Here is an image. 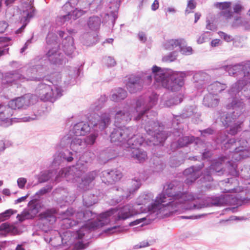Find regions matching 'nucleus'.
Returning a JSON list of instances; mask_svg holds the SVG:
<instances>
[{
    "mask_svg": "<svg viewBox=\"0 0 250 250\" xmlns=\"http://www.w3.org/2000/svg\"><path fill=\"white\" fill-rule=\"evenodd\" d=\"M56 171L54 170H48L41 171L38 175L37 178L40 183H44L56 175Z\"/></svg>",
    "mask_w": 250,
    "mask_h": 250,
    "instance_id": "f704fd0d",
    "label": "nucleus"
},
{
    "mask_svg": "<svg viewBox=\"0 0 250 250\" xmlns=\"http://www.w3.org/2000/svg\"><path fill=\"white\" fill-rule=\"evenodd\" d=\"M158 96L152 93L148 97L142 96L136 102V108L132 109L129 106H125L123 109L117 111L115 115L116 124H125L129 122L132 117L138 121L141 120V124L144 125L145 130L148 135L153 133V130L158 127V123L155 121L156 113L153 112V117L148 118V111L156 105Z\"/></svg>",
    "mask_w": 250,
    "mask_h": 250,
    "instance_id": "20e7f679",
    "label": "nucleus"
},
{
    "mask_svg": "<svg viewBox=\"0 0 250 250\" xmlns=\"http://www.w3.org/2000/svg\"><path fill=\"white\" fill-rule=\"evenodd\" d=\"M14 212H16V211H14L11 209H7L0 214V219L1 221H4L8 219Z\"/></svg>",
    "mask_w": 250,
    "mask_h": 250,
    "instance_id": "5fc2aeb1",
    "label": "nucleus"
},
{
    "mask_svg": "<svg viewBox=\"0 0 250 250\" xmlns=\"http://www.w3.org/2000/svg\"><path fill=\"white\" fill-rule=\"evenodd\" d=\"M151 219L148 217V216L146 217H142L141 218L137 219L136 220L132 221L129 223V226H134L137 225H139L141 223L142 224L141 226H143L144 225H147L150 223Z\"/></svg>",
    "mask_w": 250,
    "mask_h": 250,
    "instance_id": "de8ad7c7",
    "label": "nucleus"
},
{
    "mask_svg": "<svg viewBox=\"0 0 250 250\" xmlns=\"http://www.w3.org/2000/svg\"><path fill=\"white\" fill-rule=\"evenodd\" d=\"M179 51L184 55H189L192 53V49L190 46H187L186 45V42L184 45L181 46Z\"/></svg>",
    "mask_w": 250,
    "mask_h": 250,
    "instance_id": "3c124183",
    "label": "nucleus"
},
{
    "mask_svg": "<svg viewBox=\"0 0 250 250\" xmlns=\"http://www.w3.org/2000/svg\"><path fill=\"white\" fill-rule=\"evenodd\" d=\"M103 0H83L79 1V4L82 6V9L80 10L83 13H86L90 8L91 5H94L93 7L98 6L100 5Z\"/></svg>",
    "mask_w": 250,
    "mask_h": 250,
    "instance_id": "473e14b6",
    "label": "nucleus"
},
{
    "mask_svg": "<svg viewBox=\"0 0 250 250\" xmlns=\"http://www.w3.org/2000/svg\"><path fill=\"white\" fill-rule=\"evenodd\" d=\"M183 101L182 96L181 95H176L172 98L166 101L165 105L166 106L170 107L173 105L178 104Z\"/></svg>",
    "mask_w": 250,
    "mask_h": 250,
    "instance_id": "49530a36",
    "label": "nucleus"
},
{
    "mask_svg": "<svg viewBox=\"0 0 250 250\" xmlns=\"http://www.w3.org/2000/svg\"><path fill=\"white\" fill-rule=\"evenodd\" d=\"M143 87V80L138 76H131L126 83V88L130 93L136 92Z\"/></svg>",
    "mask_w": 250,
    "mask_h": 250,
    "instance_id": "b1692460",
    "label": "nucleus"
},
{
    "mask_svg": "<svg viewBox=\"0 0 250 250\" xmlns=\"http://www.w3.org/2000/svg\"><path fill=\"white\" fill-rule=\"evenodd\" d=\"M134 127H123L114 128L110 135L111 142L118 145H124L126 147L128 145H140L145 139L140 134H136Z\"/></svg>",
    "mask_w": 250,
    "mask_h": 250,
    "instance_id": "6e6552de",
    "label": "nucleus"
},
{
    "mask_svg": "<svg viewBox=\"0 0 250 250\" xmlns=\"http://www.w3.org/2000/svg\"><path fill=\"white\" fill-rule=\"evenodd\" d=\"M227 138L228 135H227L226 131L221 132L217 135V143H223Z\"/></svg>",
    "mask_w": 250,
    "mask_h": 250,
    "instance_id": "4d7b16f0",
    "label": "nucleus"
},
{
    "mask_svg": "<svg viewBox=\"0 0 250 250\" xmlns=\"http://www.w3.org/2000/svg\"><path fill=\"white\" fill-rule=\"evenodd\" d=\"M193 78L195 83H199L202 87H203L207 83L209 76L205 72L199 71L194 75Z\"/></svg>",
    "mask_w": 250,
    "mask_h": 250,
    "instance_id": "c9c22d12",
    "label": "nucleus"
},
{
    "mask_svg": "<svg viewBox=\"0 0 250 250\" xmlns=\"http://www.w3.org/2000/svg\"><path fill=\"white\" fill-rule=\"evenodd\" d=\"M234 201L231 202L233 205L241 206L243 204L247 203L250 201V188L244 189L242 188V190L240 191L239 194L234 196L232 199Z\"/></svg>",
    "mask_w": 250,
    "mask_h": 250,
    "instance_id": "393cba45",
    "label": "nucleus"
},
{
    "mask_svg": "<svg viewBox=\"0 0 250 250\" xmlns=\"http://www.w3.org/2000/svg\"><path fill=\"white\" fill-rule=\"evenodd\" d=\"M185 41L183 39H171L167 41L165 44V48L168 50H172L175 48H178V50H180L181 46L184 45Z\"/></svg>",
    "mask_w": 250,
    "mask_h": 250,
    "instance_id": "e433bc0d",
    "label": "nucleus"
},
{
    "mask_svg": "<svg viewBox=\"0 0 250 250\" xmlns=\"http://www.w3.org/2000/svg\"><path fill=\"white\" fill-rule=\"evenodd\" d=\"M97 175L96 171H92L87 173L83 178L81 179L79 187L84 190L88 189L89 184L94 180Z\"/></svg>",
    "mask_w": 250,
    "mask_h": 250,
    "instance_id": "c85d7f7f",
    "label": "nucleus"
},
{
    "mask_svg": "<svg viewBox=\"0 0 250 250\" xmlns=\"http://www.w3.org/2000/svg\"><path fill=\"white\" fill-rule=\"evenodd\" d=\"M97 202V197L94 194L85 192L83 195V205L87 207H90Z\"/></svg>",
    "mask_w": 250,
    "mask_h": 250,
    "instance_id": "ea45409f",
    "label": "nucleus"
},
{
    "mask_svg": "<svg viewBox=\"0 0 250 250\" xmlns=\"http://www.w3.org/2000/svg\"><path fill=\"white\" fill-rule=\"evenodd\" d=\"M58 34L60 37L63 39L62 41L63 51L67 56L72 58L75 49L73 38L67 35L66 33L62 31H59Z\"/></svg>",
    "mask_w": 250,
    "mask_h": 250,
    "instance_id": "a211bd4d",
    "label": "nucleus"
},
{
    "mask_svg": "<svg viewBox=\"0 0 250 250\" xmlns=\"http://www.w3.org/2000/svg\"><path fill=\"white\" fill-rule=\"evenodd\" d=\"M227 160L228 157L226 156L220 157L217 160H215L203 173V178L204 180L208 182L211 181L212 180L211 175L214 173H216L219 175L224 174L223 164L225 162L227 163Z\"/></svg>",
    "mask_w": 250,
    "mask_h": 250,
    "instance_id": "4468645a",
    "label": "nucleus"
},
{
    "mask_svg": "<svg viewBox=\"0 0 250 250\" xmlns=\"http://www.w3.org/2000/svg\"><path fill=\"white\" fill-rule=\"evenodd\" d=\"M203 164H202L199 166H191L186 169L183 174L186 177L185 182L189 185L194 182L200 175V170L203 168Z\"/></svg>",
    "mask_w": 250,
    "mask_h": 250,
    "instance_id": "aec40b11",
    "label": "nucleus"
},
{
    "mask_svg": "<svg viewBox=\"0 0 250 250\" xmlns=\"http://www.w3.org/2000/svg\"><path fill=\"white\" fill-rule=\"evenodd\" d=\"M218 34L221 38H223L225 41H227V42H229L232 40L231 36L227 34L226 33L223 32L219 31L218 32Z\"/></svg>",
    "mask_w": 250,
    "mask_h": 250,
    "instance_id": "052dcab7",
    "label": "nucleus"
},
{
    "mask_svg": "<svg viewBox=\"0 0 250 250\" xmlns=\"http://www.w3.org/2000/svg\"><path fill=\"white\" fill-rule=\"evenodd\" d=\"M8 26V24L5 21H0V34L4 32Z\"/></svg>",
    "mask_w": 250,
    "mask_h": 250,
    "instance_id": "69168bd1",
    "label": "nucleus"
},
{
    "mask_svg": "<svg viewBox=\"0 0 250 250\" xmlns=\"http://www.w3.org/2000/svg\"><path fill=\"white\" fill-rule=\"evenodd\" d=\"M10 113L9 109L3 106H0V125L3 127L9 126L10 122L7 119Z\"/></svg>",
    "mask_w": 250,
    "mask_h": 250,
    "instance_id": "2f4dec72",
    "label": "nucleus"
},
{
    "mask_svg": "<svg viewBox=\"0 0 250 250\" xmlns=\"http://www.w3.org/2000/svg\"><path fill=\"white\" fill-rule=\"evenodd\" d=\"M241 140L236 141L235 139L234 138L230 139L229 140L227 141L226 143H225L224 145L225 149L228 150L230 148H234L235 146L237 145H241Z\"/></svg>",
    "mask_w": 250,
    "mask_h": 250,
    "instance_id": "09e8293b",
    "label": "nucleus"
},
{
    "mask_svg": "<svg viewBox=\"0 0 250 250\" xmlns=\"http://www.w3.org/2000/svg\"><path fill=\"white\" fill-rule=\"evenodd\" d=\"M219 101L217 94L208 92L204 97L203 104L208 107H214L218 105Z\"/></svg>",
    "mask_w": 250,
    "mask_h": 250,
    "instance_id": "cd10ccee",
    "label": "nucleus"
},
{
    "mask_svg": "<svg viewBox=\"0 0 250 250\" xmlns=\"http://www.w3.org/2000/svg\"><path fill=\"white\" fill-rule=\"evenodd\" d=\"M103 61L107 67H112L116 65V62L115 60L111 57H105L104 58Z\"/></svg>",
    "mask_w": 250,
    "mask_h": 250,
    "instance_id": "6e6d98bb",
    "label": "nucleus"
},
{
    "mask_svg": "<svg viewBox=\"0 0 250 250\" xmlns=\"http://www.w3.org/2000/svg\"><path fill=\"white\" fill-rule=\"evenodd\" d=\"M242 144L244 146L235 147L233 151H229L230 154L228 158V161L235 162L234 161H239L250 156V150L247 146V141L246 140H243Z\"/></svg>",
    "mask_w": 250,
    "mask_h": 250,
    "instance_id": "dca6fc26",
    "label": "nucleus"
},
{
    "mask_svg": "<svg viewBox=\"0 0 250 250\" xmlns=\"http://www.w3.org/2000/svg\"><path fill=\"white\" fill-rule=\"evenodd\" d=\"M153 197L151 193L141 195L137 199V203L138 205H146L153 200Z\"/></svg>",
    "mask_w": 250,
    "mask_h": 250,
    "instance_id": "c03bdc74",
    "label": "nucleus"
},
{
    "mask_svg": "<svg viewBox=\"0 0 250 250\" xmlns=\"http://www.w3.org/2000/svg\"><path fill=\"white\" fill-rule=\"evenodd\" d=\"M27 182V180L25 178H19L17 180V184L19 188L23 189L24 188L25 185Z\"/></svg>",
    "mask_w": 250,
    "mask_h": 250,
    "instance_id": "680f3d73",
    "label": "nucleus"
},
{
    "mask_svg": "<svg viewBox=\"0 0 250 250\" xmlns=\"http://www.w3.org/2000/svg\"><path fill=\"white\" fill-rule=\"evenodd\" d=\"M122 177V172L117 169L106 170L102 171L101 178L104 183L112 184L119 180Z\"/></svg>",
    "mask_w": 250,
    "mask_h": 250,
    "instance_id": "412c9836",
    "label": "nucleus"
},
{
    "mask_svg": "<svg viewBox=\"0 0 250 250\" xmlns=\"http://www.w3.org/2000/svg\"><path fill=\"white\" fill-rule=\"evenodd\" d=\"M120 230L119 226H114L113 227L109 228L105 230V232L109 233H113L114 232H118Z\"/></svg>",
    "mask_w": 250,
    "mask_h": 250,
    "instance_id": "338daca9",
    "label": "nucleus"
},
{
    "mask_svg": "<svg viewBox=\"0 0 250 250\" xmlns=\"http://www.w3.org/2000/svg\"><path fill=\"white\" fill-rule=\"evenodd\" d=\"M107 100V98L105 95H102L97 101L91 105V108L94 112L100 110L103 107Z\"/></svg>",
    "mask_w": 250,
    "mask_h": 250,
    "instance_id": "37998d69",
    "label": "nucleus"
},
{
    "mask_svg": "<svg viewBox=\"0 0 250 250\" xmlns=\"http://www.w3.org/2000/svg\"><path fill=\"white\" fill-rule=\"evenodd\" d=\"M210 33L209 32H206L203 34L198 39L197 42L198 43L201 44L203 42H205L206 40L208 39V36H209Z\"/></svg>",
    "mask_w": 250,
    "mask_h": 250,
    "instance_id": "13d9d810",
    "label": "nucleus"
},
{
    "mask_svg": "<svg viewBox=\"0 0 250 250\" xmlns=\"http://www.w3.org/2000/svg\"><path fill=\"white\" fill-rule=\"evenodd\" d=\"M177 56V52L174 51L170 53L168 55L164 56L162 60L163 62H173L176 59Z\"/></svg>",
    "mask_w": 250,
    "mask_h": 250,
    "instance_id": "8fccbe9b",
    "label": "nucleus"
},
{
    "mask_svg": "<svg viewBox=\"0 0 250 250\" xmlns=\"http://www.w3.org/2000/svg\"><path fill=\"white\" fill-rule=\"evenodd\" d=\"M141 185V180L139 178H135L132 181V188L130 189H124L120 187H115L113 188L112 189L113 192L119 197V199H117L116 202L118 203L124 198H128L129 197L131 194L133 193V192L139 188Z\"/></svg>",
    "mask_w": 250,
    "mask_h": 250,
    "instance_id": "2eb2a0df",
    "label": "nucleus"
},
{
    "mask_svg": "<svg viewBox=\"0 0 250 250\" xmlns=\"http://www.w3.org/2000/svg\"><path fill=\"white\" fill-rule=\"evenodd\" d=\"M90 130V125L87 123L81 122L75 125L72 130L76 136H83Z\"/></svg>",
    "mask_w": 250,
    "mask_h": 250,
    "instance_id": "bb28decb",
    "label": "nucleus"
},
{
    "mask_svg": "<svg viewBox=\"0 0 250 250\" xmlns=\"http://www.w3.org/2000/svg\"><path fill=\"white\" fill-rule=\"evenodd\" d=\"M222 68L230 76L241 78L234 83L229 91L231 98L229 99L230 103L227 104L226 108L228 109H232L234 111L230 113L225 112L219 113L220 115V121L224 126L230 127L229 133L233 135L242 129V123L237 121L245 107L242 100L239 99L240 93H243L245 97L250 100V61L234 65H225Z\"/></svg>",
    "mask_w": 250,
    "mask_h": 250,
    "instance_id": "f257e3e1",
    "label": "nucleus"
},
{
    "mask_svg": "<svg viewBox=\"0 0 250 250\" xmlns=\"http://www.w3.org/2000/svg\"><path fill=\"white\" fill-rule=\"evenodd\" d=\"M36 102V96L33 95L27 94L24 96L18 97L10 101L8 105L0 104V106L2 105L8 108L9 109L10 115L7 117L10 124L9 125H12V122H26L36 119L37 116L34 115L32 117L25 116L19 118H11L13 115V109L20 108L24 105L28 106L34 104Z\"/></svg>",
    "mask_w": 250,
    "mask_h": 250,
    "instance_id": "9b49d317",
    "label": "nucleus"
},
{
    "mask_svg": "<svg viewBox=\"0 0 250 250\" xmlns=\"http://www.w3.org/2000/svg\"><path fill=\"white\" fill-rule=\"evenodd\" d=\"M152 75H148L146 79L149 82L152 77L155 82L161 83L166 89L171 91L179 90L184 84L185 74L183 72H173L172 70L161 68L156 65L152 68Z\"/></svg>",
    "mask_w": 250,
    "mask_h": 250,
    "instance_id": "39448f33",
    "label": "nucleus"
},
{
    "mask_svg": "<svg viewBox=\"0 0 250 250\" xmlns=\"http://www.w3.org/2000/svg\"><path fill=\"white\" fill-rule=\"evenodd\" d=\"M245 21L240 16H237L235 18L234 21L232 23L233 27H237L240 26H244Z\"/></svg>",
    "mask_w": 250,
    "mask_h": 250,
    "instance_id": "603ef678",
    "label": "nucleus"
},
{
    "mask_svg": "<svg viewBox=\"0 0 250 250\" xmlns=\"http://www.w3.org/2000/svg\"><path fill=\"white\" fill-rule=\"evenodd\" d=\"M140 145H128L126 148H129L128 151L130 152V155L134 160L138 161L139 163L144 162L147 158L146 152L144 150L138 148Z\"/></svg>",
    "mask_w": 250,
    "mask_h": 250,
    "instance_id": "4be33fe9",
    "label": "nucleus"
},
{
    "mask_svg": "<svg viewBox=\"0 0 250 250\" xmlns=\"http://www.w3.org/2000/svg\"><path fill=\"white\" fill-rule=\"evenodd\" d=\"M90 124L93 126L94 131L83 140L84 146L93 145L97 139L98 134V132L105 129L110 123V112H105L100 115L94 113L89 120Z\"/></svg>",
    "mask_w": 250,
    "mask_h": 250,
    "instance_id": "f8f14e48",
    "label": "nucleus"
},
{
    "mask_svg": "<svg viewBox=\"0 0 250 250\" xmlns=\"http://www.w3.org/2000/svg\"><path fill=\"white\" fill-rule=\"evenodd\" d=\"M196 6V3L194 0H189L188 1L187 7L185 10V14H188L191 12V10L194 9Z\"/></svg>",
    "mask_w": 250,
    "mask_h": 250,
    "instance_id": "864d4df0",
    "label": "nucleus"
},
{
    "mask_svg": "<svg viewBox=\"0 0 250 250\" xmlns=\"http://www.w3.org/2000/svg\"><path fill=\"white\" fill-rule=\"evenodd\" d=\"M226 88L227 86L225 84L216 81L209 85L207 89L208 92L217 95V93L222 92Z\"/></svg>",
    "mask_w": 250,
    "mask_h": 250,
    "instance_id": "4c0bfd02",
    "label": "nucleus"
},
{
    "mask_svg": "<svg viewBox=\"0 0 250 250\" xmlns=\"http://www.w3.org/2000/svg\"><path fill=\"white\" fill-rule=\"evenodd\" d=\"M238 184L237 179L235 177L228 178L226 180L219 182V185L224 193H238L242 190V187H235Z\"/></svg>",
    "mask_w": 250,
    "mask_h": 250,
    "instance_id": "6ab92c4d",
    "label": "nucleus"
},
{
    "mask_svg": "<svg viewBox=\"0 0 250 250\" xmlns=\"http://www.w3.org/2000/svg\"><path fill=\"white\" fill-rule=\"evenodd\" d=\"M126 96V91L122 88H118L116 90V92L112 94L111 100L113 101L118 102L125 99Z\"/></svg>",
    "mask_w": 250,
    "mask_h": 250,
    "instance_id": "a19ab883",
    "label": "nucleus"
},
{
    "mask_svg": "<svg viewBox=\"0 0 250 250\" xmlns=\"http://www.w3.org/2000/svg\"><path fill=\"white\" fill-rule=\"evenodd\" d=\"M52 187L50 186H47L46 188H41L37 192V194L39 195H43L47 192H49L52 189Z\"/></svg>",
    "mask_w": 250,
    "mask_h": 250,
    "instance_id": "bf43d9fd",
    "label": "nucleus"
},
{
    "mask_svg": "<svg viewBox=\"0 0 250 250\" xmlns=\"http://www.w3.org/2000/svg\"><path fill=\"white\" fill-rule=\"evenodd\" d=\"M20 231L17 227L7 223H3L0 226V236H5L10 233L12 235L19 234Z\"/></svg>",
    "mask_w": 250,
    "mask_h": 250,
    "instance_id": "c756f323",
    "label": "nucleus"
},
{
    "mask_svg": "<svg viewBox=\"0 0 250 250\" xmlns=\"http://www.w3.org/2000/svg\"><path fill=\"white\" fill-rule=\"evenodd\" d=\"M47 47L49 50L46 54L48 61L52 64H62L63 56L59 50V45L57 36L53 32H49L46 38Z\"/></svg>",
    "mask_w": 250,
    "mask_h": 250,
    "instance_id": "ddd939ff",
    "label": "nucleus"
},
{
    "mask_svg": "<svg viewBox=\"0 0 250 250\" xmlns=\"http://www.w3.org/2000/svg\"><path fill=\"white\" fill-rule=\"evenodd\" d=\"M226 165L228 170V173L229 175L235 178L238 176V172L236 170L237 165L235 162H232L227 160Z\"/></svg>",
    "mask_w": 250,
    "mask_h": 250,
    "instance_id": "a18cd8bd",
    "label": "nucleus"
},
{
    "mask_svg": "<svg viewBox=\"0 0 250 250\" xmlns=\"http://www.w3.org/2000/svg\"><path fill=\"white\" fill-rule=\"evenodd\" d=\"M234 198V197L231 195L211 197L209 198V203L207 206H221L226 204L233 205L231 203L233 201L232 199Z\"/></svg>",
    "mask_w": 250,
    "mask_h": 250,
    "instance_id": "5701e85b",
    "label": "nucleus"
},
{
    "mask_svg": "<svg viewBox=\"0 0 250 250\" xmlns=\"http://www.w3.org/2000/svg\"><path fill=\"white\" fill-rule=\"evenodd\" d=\"M55 76L57 77L56 82L53 80L50 81L45 79L44 77L41 80L42 82L38 84L35 90L36 96L41 101L53 103L62 96V89L57 84L61 80L60 75L56 73Z\"/></svg>",
    "mask_w": 250,
    "mask_h": 250,
    "instance_id": "9d476101",
    "label": "nucleus"
},
{
    "mask_svg": "<svg viewBox=\"0 0 250 250\" xmlns=\"http://www.w3.org/2000/svg\"><path fill=\"white\" fill-rule=\"evenodd\" d=\"M195 108L193 106H189L186 107L180 116H176L172 120V124H176L178 125V121L180 118H186L191 116L194 113Z\"/></svg>",
    "mask_w": 250,
    "mask_h": 250,
    "instance_id": "72a5a7b5",
    "label": "nucleus"
},
{
    "mask_svg": "<svg viewBox=\"0 0 250 250\" xmlns=\"http://www.w3.org/2000/svg\"><path fill=\"white\" fill-rule=\"evenodd\" d=\"M74 211L72 208H68L65 212L60 214L62 220L61 226L63 229H68L82 222H86L81 226V228L76 231V238L79 239L83 238L85 232L100 228L110 222L111 216L115 221L125 220L134 214L133 206L127 204L120 209L111 208L99 215L93 213L89 210L78 211L75 214L76 220L71 219L74 215Z\"/></svg>",
    "mask_w": 250,
    "mask_h": 250,
    "instance_id": "f03ea898",
    "label": "nucleus"
},
{
    "mask_svg": "<svg viewBox=\"0 0 250 250\" xmlns=\"http://www.w3.org/2000/svg\"><path fill=\"white\" fill-rule=\"evenodd\" d=\"M45 68L41 65H35L27 68L22 67L6 73L3 76L4 83H16L25 81H41L45 74Z\"/></svg>",
    "mask_w": 250,
    "mask_h": 250,
    "instance_id": "423d86ee",
    "label": "nucleus"
},
{
    "mask_svg": "<svg viewBox=\"0 0 250 250\" xmlns=\"http://www.w3.org/2000/svg\"><path fill=\"white\" fill-rule=\"evenodd\" d=\"M158 127L153 130V133L150 136V137L148 138L150 143L154 146L158 145L164 142L166 139L171 135L170 133L168 134V132L165 131H160L159 130L157 131V129L160 127L158 124ZM182 131L180 129L174 128L172 135L174 137H179L177 140L173 141L171 144V147L172 149L182 147L188 146V145L193 143L195 141V138L193 136H182Z\"/></svg>",
    "mask_w": 250,
    "mask_h": 250,
    "instance_id": "1a4fd4ad",
    "label": "nucleus"
},
{
    "mask_svg": "<svg viewBox=\"0 0 250 250\" xmlns=\"http://www.w3.org/2000/svg\"><path fill=\"white\" fill-rule=\"evenodd\" d=\"M72 156L73 153L71 152L68 150H65L63 152L60 153L57 157L54 158L53 164L55 166L59 165L61 164V161L63 160L70 162L73 160Z\"/></svg>",
    "mask_w": 250,
    "mask_h": 250,
    "instance_id": "7c9ffc66",
    "label": "nucleus"
},
{
    "mask_svg": "<svg viewBox=\"0 0 250 250\" xmlns=\"http://www.w3.org/2000/svg\"><path fill=\"white\" fill-rule=\"evenodd\" d=\"M101 24V20L98 16H93L89 18L87 24L89 29L97 31L99 29Z\"/></svg>",
    "mask_w": 250,
    "mask_h": 250,
    "instance_id": "58836bf2",
    "label": "nucleus"
},
{
    "mask_svg": "<svg viewBox=\"0 0 250 250\" xmlns=\"http://www.w3.org/2000/svg\"><path fill=\"white\" fill-rule=\"evenodd\" d=\"M68 145L75 152L79 151L85 147L83 139L77 136L70 138L68 136H65L62 139L60 145L61 147L64 148Z\"/></svg>",
    "mask_w": 250,
    "mask_h": 250,
    "instance_id": "f3484780",
    "label": "nucleus"
},
{
    "mask_svg": "<svg viewBox=\"0 0 250 250\" xmlns=\"http://www.w3.org/2000/svg\"><path fill=\"white\" fill-rule=\"evenodd\" d=\"M39 208L40 205L38 201L31 200L28 203V213L33 217L39 212Z\"/></svg>",
    "mask_w": 250,
    "mask_h": 250,
    "instance_id": "79ce46f5",
    "label": "nucleus"
},
{
    "mask_svg": "<svg viewBox=\"0 0 250 250\" xmlns=\"http://www.w3.org/2000/svg\"><path fill=\"white\" fill-rule=\"evenodd\" d=\"M222 15L226 20H229L232 17L233 13L230 11L226 10L222 12Z\"/></svg>",
    "mask_w": 250,
    "mask_h": 250,
    "instance_id": "774afa93",
    "label": "nucleus"
},
{
    "mask_svg": "<svg viewBox=\"0 0 250 250\" xmlns=\"http://www.w3.org/2000/svg\"><path fill=\"white\" fill-rule=\"evenodd\" d=\"M150 245V244H149L147 241H144L140 242L139 244L134 246L133 249H138L144 248L148 247Z\"/></svg>",
    "mask_w": 250,
    "mask_h": 250,
    "instance_id": "0e129e2a",
    "label": "nucleus"
},
{
    "mask_svg": "<svg viewBox=\"0 0 250 250\" xmlns=\"http://www.w3.org/2000/svg\"><path fill=\"white\" fill-rule=\"evenodd\" d=\"M57 210L50 208L46 210L40 214L41 219L43 224L53 225L56 221Z\"/></svg>",
    "mask_w": 250,
    "mask_h": 250,
    "instance_id": "a878e982",
    "label": "nucleus"
},
{
    "mask_svg": "<svg viewBox=\"0 0 250 250\" xmlns=\"http://www.w3.org/2000/svg\"><path fill=\"white\" fill-rule=\"evenodd\" d=\"M200 131L202 136L206 137L207 135L212 134L214 131L212 128L209 127Z\"/></svg>",
    "mask_w": 250,
    "mask_h": 250,
    "instance_id": "e2e57ef3",
    "label": "nucleus"
},
{
    "mask_svg": "<svg viewBox=\"0 0 250 250\" xmlns=\"http://www.w3.org/2000/svg\"><path fill=\"white\" fill-rule=\"evenodd\" d=\"M95 158V154L91 151L85 152L80 158L75 166L64 168L59 171L55 181H59V177H65L67 181L78 182L82 174L87 169V164L90 163Z\"/></svg>",
    "mask_w": 250,
    "mask_h": 250,
    "instance_id": "0eeeda50",
    "label": "nucleus"
},
{
    "mask_svg": "<svg viewBox=\"0 0 250 250\" xmlns=\"http://www.w3.org/2000/svg\"><path fill=\"white\" fill-rule=\"evenodd\" d=\"M195 199L194 195L184 190V184L176 180L166 185L163 192L155 201L147 206L148 211L156 215L168 216L173 213H180L188 209H199L204 205H189V202Z\"/></svg>",
    "mask_w": 250,
    "mask_h": 250,
    "instance_id": "7ed1b4c3",
    "label": "nucleus"
}]
</instances>
